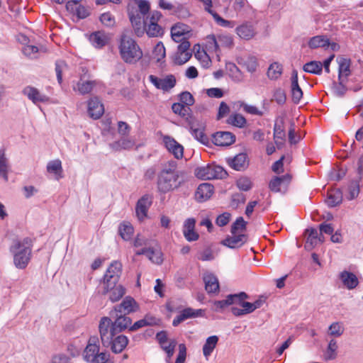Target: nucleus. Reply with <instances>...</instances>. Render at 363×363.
Segmentation results:
<instances>
[{
  "label": "nucleus",
  "instance_id": "f257e3e1",
  "mask_svg": "<svg viewBox=\"0 0 363 363\" xmlns=\"http://www.w3.org/2000/svg\"><path fill=\"white\" fill-rule=\"evenodd\" d=\"M162 14L160 11H153L140 22V18L135 13L131 14V25L136 36L140 38L145 33L149 38H162L164 34V28L158 23Z\"/></svg>",
  "mask_w": 363,
  "mask_h": 363
},
{
  "label": "nucleus",
  "instance_id": "f03ea898",
  "mask_svg": "<svg viewBox=\"0 0 363 363\" xmlns=\"http://www.w3.org/2000/svg\"><path fill=\"white\" fill-rule=\"evenodd\" d=\"M111 324V320L108 317H103L100 320L99 330L102 345L111 347L113 353H121L127 346L128 339L123 335L115 337L117 333L109 330Z\"/></svg>",
  "mask_w": 363,
  "mask_h": 363
},
{
  "label": "nucleus",
  "instance_id": "7ed1b4c3",
  "mask_svg": "<svg viewBox=\"0 0 363 363\" xmlns=\"http://www.w3.org/2000/svg\"><path fill=\"white\" fill-rule=\"evenodd\" d=\"M177 162L174 160L164 164L157 174V188L162 194L172 191L180 186L179 172L177 170Z\"/></svg>",
  "mask_w": 363,
  "mask_h": 363
},
{
  "label": "nucleus",
  "instance_id": "20e7f679",
  "mask_svg": "<svg viewBox=\"0 0 363 363\" xmlns=\"http://www.w3.org/2000/svg\"><path fill=\"white\" fill-rule=\"evenodd\" d=\"M32 240L25 238L22 240H15L10 246V252L13 256V264L18 269H25L31 258Z\"/></svg>",
  "mask_w": 363,
  "mask_h": 363
},
{
  "label": "nucleus",
  "instance_id": "39448f33",
  "mask_svg": "<svg viewBox=\"0 0 363 363\" xmlns=\"http://www.w3.org/2000/svg\"><path fill=\"white\" fill-rule=\"evenodd\" d=\"M118 50L122 60L130 65L135 64L143 56V50L137 42L125 33L121 35Z\"/></svg>",
  "mask_w": 363,
  "mask_h": 363
},
{
  "label": "nucleus",
  "instance_id": "423d86ee",
  "mask_svg": "<svg viewBox=\"0 0 363 363\" xmlns=\"http://www.w3.org/2000/svg\"><path fill=\"white\" fill-rule=\"evenodd\" d=\"M195 175L201 179L211 180L224 179L228 176V173L221 166L207 164L197 167L195 170Z\"/></svg>",
  "mask_w": 363,
  "mask_h": 363
},
{
  "label": "nucleus",
  "instance_id": "0eeeda50",
  "mask_svg": "<svg viewBox=\"0 0 363 363\" xmlns=\"http://www.w3.org/2000/svg\"><path fill=\"white\" fill-rule=\"evenodd\" d=\"M109 357L106 352H99V346L87 345L84 350V359L89 363H106Z\"/></svg>",
  "mask_w": 363,
  "mask_h": 363
},
{
  "label": "nucleus",
  "instance_id": "6e6552de",
  "mask_svg": "<svg viewBox=\"0 0 363 363\" xmlns=\"http://www.w3.org/2000/svg\"><path fill=\"white\" fill-rule=\"evenodd\" d=\"M209 48L218 52L220 47L231 48L233 46V38L230 34L208 35L206 37Z\"/></svg>",
  "mask_w": 363,
  "mask_h": 363
},
{
  "label": "nucleus",
  "instance_id": "1a4fd4ad",
  "mask_svg": "<svg viewBox=\"0 0 363 363\" xmlns=\"http://www.w3.org/2000/svg\"><path fill=\"white\" fill-rule=\"evenodd\" d=\"M121 263L118 261H113L104 276L103 284H107L109 287L118 284L121 274Z\"/></svg>",
  "mask_w": 363,
  "mask_h": 363
},
{
  "label": "nucleus",
  "instance_id": "9d476101",
  "mask_svg": "<svg viewBox=\"0 0 363 363\" xmlns=\"http://www.w3.org/2000/svg\"><path fill=\"white\" fill-rule=\"evenodd\" d=\"M22 94L36 106H38L41 103H48L50 101L48 96L32 86H25L22 90Z\"/></svg>",
  "mask_w": 363,
  "mask_h": 363
},
{
  "label": "nucleus",
  "instance_id": "9b49d317",
  "mask_svg": "<svg viewBox=\"0 0 363 363\" xmlns=\"http://www.w3.org/2000/svg\"><path fill=\"white\" fill-rule=\"evenodd\" d=\"M149 81L158 89L169 91L176 84V78L172 74L167 75L164 78H158L155 75L148 77Z\"/></svg>",
  "mask_w": 363,
  "mask_h": 363
},
{
  "label": "nucleus",
  "instance_id": "f8f14e48",
  "mask_svg": "<svg viewBox=\"0 0 363 363\" xmlns=\"http://www.w3.org/2000/svg\"><path fill=\"white\" fill-rule=\"evenodd\" d=\"M135 3L137 4V7L128 6V16L130 21L131 22V14L132 12L135 11L138 16L140 18V22L143 21L150 13V4L147 0H135Z\"/></svg>",
  "mask_w": 363,
  "mask_h": 363
},
{
  "label": "nucleus",
  "instance_id": "ddd939ff",
  "mask_svg": "<svg viewBox=\"0 0 363 363\" xmlns=\"http://www.w3.org/2000/svg\"><path fill=\"white\" fill-rule=\"evenodd\" d=\"M138 309V305L134 298L126 296L120 304L115 306L114 311L111 312V315H113V313H117L128 315L137 311Z\"/></svg>",
  "mask_w": 363,
  "mask_h": 363
},
{
  "label": "nucleus",
  "instance_id": "4468645a",
  "mask_svg": "<svg viewBox=\"0 0 363 363\" xmlns=\"http://www.w3.org/2000/svg\"><path fill=\"white\" fill-rule=\"evenodd\" d=\"M235 33L242 40H250L257 33L255 26L250 21H245L235 28Z\"/></svg>",
  "mask_w": 363,
  "mask_h": 363
},
{
  "label": "nucleus",
  "instance_id": "2eb2a0df",
  "mask_svg": "<svg viewBox=\"0 0 363 363\" xmlns=\"http://www.w3.org/2000/svg\"><path fill=\"white\" fill-rule=\"evenodd\" d=\"M305 233L307 235L306 243L304 245V247L306 250H311L318 244H321L324 242V236L323 235H320L318 230L315 228H311L306 229Z\"/></svg>",
  "mask_w": 363,
  "mask_h": 363
},
{
  "label": "nucleus",
  "instance_id": "dca6fc26",
  "mask_svg": "<svg viewBox=\"0 0 363 363\" xmlns=\"http://www.w3.org/2000/svg\"><path fill=\"white\" fill-rule=\"evenodd\" d=\"M191 134L194 138L202 143L208 142V138L204 134V123L196 118L192 119L188 123Z\"/></svg>",
  "mask_w": 363,
  "mask_h": 363
},
{
  "label": "nucleus",
  "instance_id": "f3484780",
  "mask_svg": "<svg viewBox=\"0 0 363 363\" xmlns=\"http://www.w3.org/2000/svg\"><path fill=\"white\" fill-rule=\"evenodd\" d=\"M203 310L202 309L186 308L182 310L180 313L174 318L172 325L176 327L186 319L201 317L203 316Z\"/></svg>",
  "mask_w": 363,
  "mask_h": 363
},
{
  "label": "nucleus",
  "instance_id": "a211bd4d",
  "mask_svg": "<svg viewBox=\"0 0 363 363\" xmlns=\"http://www.w3.org/2000/svg\"><path fill=\"white\" fill-rule=\"evenodd\" d=\"M116 318L114 322L111 321L109 330L116 333H121L130 325L132 320L130 318L123 313H115Z\"/></svg>",
  "mask_w": 363,
  "mask_h": 363
},
{
  "label": "nucleus",
  "instance_id": "6ab92c4d",
  "mask_svg": "<svg viewBox=\"0 0 363 363\" xmlns=\"http://www.w3.org/2000/svg\"><path fill=\"white\" fill-rule=\"evenodd\" d=\"M163 142L168 150L177 159H182L184 155V148L182 145L178 143L173 138L164 136Z\"/></svg>",
  "mask_w": 363,
  "mask_h": 363
},
{
  "label": "nucleus",
  "instance_id": "aec40b11",
  "mask_svg": "<svg viewBox=\"0 0 363 363\" xmlns=\"http://www.w3.org/2000/svg\"><path fill=\"white\" fill-rule=\"evenodd\" d=\"M196 220L194 218H187L183 225V235L189 242L196 241L199 235L195 231Z\"/></svg>",
  "mask_w": 363,
  "mask_h": 363
},
{
  "label": "nucleus",
  "instance_id": "412c9836",
  "mask_svg": "<svg viewBox=\"0 0 363 363\" xmlns=\"http://www.w3.org/2000/svg\"><path fill=\"white\" fill-rule=\"evenodd\" d=\"M152 203V197L150 195L145 194L137 202L135 211L137 216L140 220L147 216L148 208Z\"/></svg>",
  "mask_w": 363,
  "mask_h": 363
},
{
  "label": "nucleus",
  "instance_id": "4be33fe9",
  "mask_svg": "<svg viewBox=\"0 0 363 363\" xmlns=\"http://www.w3.org/2000/svg\"><path fill=\"white\" fill-rule=\"evenodd\" d=\"M245 292H240L235 294H229L225 300L215 301L213 302V310L216 312H221L226 307L235 304V300L245 297Z\"/></svg>",
  "mask_w": 363,
  "mask_h": 363
},
{
  "label": "nucleus",
  "instance_id": "5701e85b",
  "mask_svg": "<svg viewBox=\"0 0 363 363\" xmlns=\"http://www.w3.org/2000/svg\"><path fill=\"white\" fill-rule=\"evenodd\" d=\"M235 140V136L230 132H217L213 135V143L217 146H229Z\"/></svg>",
  "mask_w": 363,
  "mask_h": 363
},
{
  "label": "nucleus",
  "instance_id": "b1692460",
  "mask_svg": "<svg viewBox=\"0 0 363 363\" xmlns=\"http://www.w3.org/2000/svg\"><path fill=\"white\" fill-rule=\"evenodd\" d=\"M104 112V106L97 97L92 98L88 101V113L91 118L98 119Z\"/></svg>",
  "mask_w": 363,
  "mask_h": 363
},
{
  "label": "nucleus",
  "instance_id": "393cba45",
  "mask_svg": "<svg viewBox=\"0 0 363 363\" xmlns=\"http://www.w3.org/2000/svg\"><path fill=\"white\" fill-rule=\"evenodd\" d=\"M104 284L103 294L110 293L109 299L112 302L118 301L125 293L124 287L121 284H114L113 286H108L107 284Z\"/></svg>",
  "mask_w": 363,
  "mask_h": 363
},
{
  "label": "nucleus",
  "instance_id": "a878e982",
  "mask_svg": "<svg viewBox=\"0 0 363 363\" xmlns=\"http://www.w3.org/2000/svg\"><path fill=\"white\" fill-rule=\"evenodd\" d=\"M291 80V92L292 101L295 104H298L303 97V91L298 82V72L295 69L292 71Z\"/></svg>",
  "mask_w": 363,
  "mask_h": 363
},
{
  "label": "nucleus",
  "instance_id": "bb28decb",
  "mask_svg": "<svg viewBox=\"0 0 363 363\" xmlns=\"http://www.w3.org/2000/svg\"><path fill=\"white\" fill-rule=\"evenodd\" d=\"M228 162L229 166L236 171L245 170L248 166L247 155L245 153H240L229 159Z\"/></svg>",
  "mask_w": 363,
  "mask_h": 363
},
{
  "label": "nucleus",
  "instance_id": "cd10ccee",
  "mask_svg": "<svg viewBox=\"0 0 363 363\" xmlns=\"http://www.w3.org/2000/svg\"><path fill=\"white\" fill-rule=\"evenodd\" d=\"M330 42L327 35H318L310 38L308 40V46L311 50L318 48H327L330 46Z\"/></svg>",
  "mask_w": 363,
  "mask_h": 363
},
{
  "label": "nucleus",
  "instance_id": "c85d7f7f",
  "mask_svg": "<svg viewBox=\"0 0 363 363\" xmlns=\"http://www.w3.org/2000/svg\"><path fill=\"white\" fill-rule=\"evenodd\" d=\"M98 83L96 80H84L81 78L76 85L73 86V89L82 95L87 94L93 90Z\"/></svg>",
  "mask_w": 363,
  "mask_h": 363
},
{
  "label": "nucleus",
  "instance_id": "c756f323",
  "mask_svg": "<svg viewBox=\"0 0 363 363\" xmlns=\"http://www.w3.org/2000/svg\"><path fill=\"white\" fill-rule=\"evenodd\" d=\"M214 191V187L209 183L201 184L196 191V198L200 201H205L211 198Z\"/></svg>",
  "mask_w": 363,
  "mask_h": 363
},
{
  "label": "nucleus",
  "instance_id": "7c9ffc66",
  "mask_svg": "<svg viewBox=\"0 0 363 363\" xmlns=\"http://www.w3.org/2000/svg\"><path fill=\"white\" fill-rule=\"evenodd\" d=\"M291 176L289 174H286L281 177H274L269 184V188L272 191L279 192L281 186H285L289 184L291 181Z\"/></svg>",
  "mask_w": 363,
  "mask_h": 363
},
{
  "label": "nucleus",
  "instance_id": "2f4dec72",
  "mask_svg": "<svg viewBox=\"0 0 363 363\" xmlns=\"http://www.w3.org/2000/svg\"><path fill=\"white\" fill-rule=\"evenodd\" d=\"M339 278L343 285L349 290L354 289L359 284L357 276L352 272L343 271L340 274Z\"/></svg>",
  "mask_w": 363,
  "mask_h": 363
},
{
  "label": "nucleus",
  "instance_id": "473e14b6",
  "mask_svg": "<svg viewBox=\"0 0 363 363\" xmlns=\"http://www.w3.org/2000/svg\"><path fill=\"white\" fill-rule=\"evenodd\" d=\"M247 240L246 235L244 234H235L232 236H228L221 241V244L230 247L236 248L242 246Z\"/></svg>",
  "mask_w": 363,
  "mask_h": 363
},
{
  "label": "nucleus",
  "instance_id": "72a5a7b5",
  "mask_svg": "<svg viewBox=\"0 0 363 363\" xmlns=\"http://www.w3.org/2000/svg\"><path fill=\"white\" fill-rule=\"evenodd\" d=\"M286 133L284 127V122L275 123L274 125V139L277 147L281 148L284 143Z\"/></svg>",
  "mask_w": 363,
  "mask_h": 363
},
{
  "label": "nucleus",
  "instance_id": "f704fd0d",
  "mask_svg": "<svg viewBox=\"0 0 363 363\" xmlns=\"http://www.w3.org/2000/svg\"><path fill=\"white\" fill-rule=\"evenodd\" d=\"M172 111L186 120L187 123L194 117L191 113V108L180 103H174L172 106Z\"/></svg>",
  "mask_w": 363,
  "mask_h": 363
},
{
  "label": "nucleus",
  "instance_id": "c9c22d12",
  "mask_svg": "<svg viewBox=\"0 0 363 363\" xmlns=\"http://www.w3.org/2000/svg\"><path fill=\"white\" fill-rule=\"evenodd\" d=\"M46 169L48 173L54 175L56 180L63 177L62 162L60 160L57 159L48 162Z\"/></svg>",
  "mask_w": 363,
  "mask_h": 363
},
{
  "label": "nucleus",
  "instance_id": "e433bc0d",
  "mask_svg": "<svg viewBox=\"0 0 363 363\" xmlns=\"http://www.w3.org/2000/svg\"><path fill=\"white\" fill-rule=\"evenodd\" d=\"M205 283V289L206 291L210 293H216L219 290V283L217 277L213 274H207L203 277Z\"/></svg>",
  "mask_w": 363,
  "mask_h": 363
},
{
  "label": "nucleus",
  "instance_id": "4c0bfd02",
  "mask_svg": "<svg viewBox=\"0 0 363 363\" xmlns=\"http://www.w3.org/2000/svg\"><path fill=\"white\" fill-rule=\"evenodd\" d=\"M338 80L347 79L350 74V60L346 58H340L338 60Z\"/></svg>",
  "mask_w": 363,
  "mask_h": 363
},
{
  "label": "nucleus",
  "instance_id": "58836bf2",
  "mask_svg": "<svg viewBox=\"0 0 363 363\" xmlns=\"http://www.w3.org/2000/svg\"><path fill=\"white\" fill-rule=\"evenodd\" d=\"M135 140L129 138H122L119 140L111 144V147L118 151L121 150H129L135 146Z\"/></svg>",
  "mask_w": 363,
  "mask_h": 363
},
{
  "label": "nucleus",
  "instance_id": "ea45409f",
  "mask_svg": "<svg viewBox=\"0 0 363 363\" xmlns=\"http://www.w3.org/2000/svg\"><path fill=\"white\" fill-rule=\"evenodd\" d=\"M218 342V337L216 335L210 336L206 339V342L203 346V354L206 359H208V357L211 354L216 347Z\"/></svg>",
  "mask_w": 363,
  "mask_h": 363
},
{
  "label": "nucleus",
  "instance_id": "a19ab883",
  "mask_svg": "<svg viewBox=\"0 0 363 363\" xmlns=\"http://www.w3.org/2000/svg\"><path fill=\"white\" fill-rule=\"evenodd\" d=\"M89 40L95 48H101L106 44L107 38L103 32L97 31L90 35Z\"/></svg>",
  "mask_w": 363,
  "mask_h": 363
},
{
  "label": "nucleus",
  "instance_id": "79ce46f5",
  "mask_svg": "<svg viewBox=\"0 0 363 363\" xmlns=\"http://www.w3.org/2000/svg\"><path fill=\"white\" fill-rule=\"evenodd\" d=\"M342 201V194L340 190H334L328 192L325 202L329 207H335Z\"/></svg>",
  "mask_w": 363,
  "mask_h": 363
},
{
  "label": "nucleus",
  "instance_id": "37998d69",
  "mask_svg": "<svg viewBox=\"0 0 363 363\" xmlns=\"http://www.w3.org/2000/svg\"><path fill=\"white\" fill-rule=\"evenodd\" d=\"M9 170V166L8 160L6 157L5 150L3 149L0 150V177L4 179L5 182H8V172Z\"/></svg>",
  "mask_w": 363,
  "mask_h": 363
},
{
  "label": "nucleus",
  "instance_id": "c03bdc74",
  "mask_svg": "<svg viewBox=\"0 0 363 363\" xmlns=\"http://www.w3.org/2000/svg\"><path fill=\"white\" fill-rule=\"evenodd\" d=\"M303 69L308 73L320 74L323 70V64L319 61H311L306 63Z\"/></svg>",
  "mask_w": 363,
  "mask_h": 363
},
{
  "label": "nucleus",
  "instance_id": "a18cd8bd",
  "mask_svg": "<svg viewBox=\"0 0 363 363\" xmlns=\"http://www.w3.org/2000/svg\"><path fill=\"white\" fill-rule=\"evenodd\" d=\"M187 33L186 29L183 26L175 25L172 27L171 35L174 41L179 43L182 40H184V35Z\"/></svg>",
  "mask_w": 363,
  "mask_h": 363
},
{
  "label": "nucleus",
  "instance_id": "49530a36",
  "mask_svg": "<svg viewBox=\"0 0 363 363\" xmlns=\"http://www.w3.org/2000/svg\"><path fill=\"white\" fill-rule=\"evenodd\" d=\"M118 231L120 235L124 240H129L132 238L134 229L131 224L124 222L120 225Z\"/></svg>",
  "mask_w": 363,
  "mask_h": 363
},
{
  "label": "nucleus",
  "instance_id": "de8ad7c7",
  "mask_svg": "<svg viewBox=\"0 0 363 363\" xmlns=\"http://www.w3.org/2000/svg\"><path fill=\"white\" fill-rule=\"evenodd\" d=\"M228 123L238 128H242L246 124V119L240 113H234L229 116L227 120Z\"/></svg>",
  "mask_w": 363,
  "mask_h": 363
},
{
  "label": "nucleus",
  "instance_id": "09e8293b",
  "mask_svg": "<svg viewBox=\"0 0 363 363\" xmlns=\"http://www.w3.org/2000/svg\"><path fill=\"white\" fill-rule=\"evenodd\" d=\"M337 350V341L334 339L330 340L326 352L325 353V359L326 360H332L336 358Z\"/></svg>",
  "mask_w": 363,
  "mask_h": 363
},
{
  "label": "nucleus",
  "instance_id": "8fccbe9b",
  "mask_svg": "<svg viewBox=\"0 0 363 363\" xmlns=\"http://www.w3.org/2000/svg\"><path fill=\"white\" fill-rule=\"evenodd\" d=\"M338 83H333V91L334 94L338 97H342L345 96L347 91V88L345 86L346 79L338 80Z\"/></svg>",
  "mask_w": 363,
  "mask_h": 363
},
{
  "label": "nucleus",
  "instance_id": "3c124183",
  "mask_svg": "<svg viewBox=\"0 0 363 363\" xmlns=\"http://www.w3.org/2000/svg\"><path fill=\"white\" fill-rule=\"evenodd\" d=\"M155 323V318L152 317L146 316L145 318L136 321L129 328L130 331H135L139 328H143L147 325H150Z\"/></svg>",
  "mask_w": 363,
  "mask_h": 363
},
{
  "label": "nucleus",
  "instance_id": "603ef678",
  "mask_svg": "<svg viewBox=\"0 0 363 363\" xmlns=\"http://www.w3.org/2000/svg\"><path fill=\"white\" fill-rule=\"evenodd\" d=\"M282 73V67L277 62L272 63L267 71L268 77L272 79H277Z\"/></svg>",
  "mask_w": 363,
  "mask_h": 363
},
{
  "label": "nucleus",
  "instance_id": "864d4df0",
  "mask_svg": "<svg viewBox=\"0 0 363 363\" xmlns=\"http://www.w3.org/2000/svg\"><path fill=\"white\" fill-rule=\"evenodd\" d=\"M328 335L333 337H340L344 333V327L340 322L333 323L328 328Z\"/></svg>",
  "mask_w": 363,
  "mask_h": 363
},
{
  "label": "nucleus",
  "instance_id": "5fc2aeb1",
  "mask_svg": "<svg viewBox=\"0 0 363 363\" xmlns=\"http://www.w3.org/2000/svg\"><path fill=\"white\" fill-rule=\"evenodd\" d=\"M213 18L215 22L220 26L223 28H233L235 27L236 23L234 21H228L223 18L220 15L217 13H213Z\"/></svg>",
  "mask_w": 363,
  "mask_h": 363
},
{
  "label": "nucleus",
  "instance_id": "6e6d98bb",
  "mask_svg": "<svg viewBox=\"0 0 363 363\" xmlns=\"http://www.w3.org/2000/svg\"><path fill=\"white\" fill-rule=\"evenodd\" d=\"M147 257L153 263L160 264L163 262L162 254L159 250H154L150 247Z\"/></svg>",
  "mask_w": 363,
  "mask_h": 363
},
{
  "label": "nucleus",
  "instance_id": "4d7b16f0",
  "mask_svg": "<svg viewBox=\"0 0 363 363\" xmlns=\"http://www.w3.org/2000/svg\"><path fill=\"white\" fill-rule=\"evenodd\" d=\"M238 188L244 191L250 190L252 187V183L250 178L247 177H242L236 182Z\"/></svg>",
  "mask_w": 363,
  "mask_h": 363
},
{
  "label": "nucleus",
  "instance_id": "13d9d810",
  "mask_svg": "<svg viewBox=\"0 0 363 363\" xmlns=\"http://www.w3.org/2000/svg\"><path fill=\"white\" fill-rule=\"evenodd\" d=\"M348 191L349 195L347 196V199L349 200H352L356 198L359 193V181L354 180L352 181L348 186Z\"/></svg>",
  "mask_w": 363,
  "mask_h": 363
},
{
  "label": "nucleus",
  "instance_id": "bf43d9fd",
  "mask_svg": "<svg viewBox=\"0 0 363 363\" xmlns=\"http://www.w3.org/2000/svg\"><path fill=\"white\" fill-rule=\"evenodd\" d=\"M152 53L154 57L157 60V62H160L163 58H164L166 55V51L164 44L162 42H159L155 46Z\"/></svg>",
  "mask_w": 363,
  "mask_h": 363
},
{
  "label": "nucleus",
  "instance_id": "052dcab7",
  "mask_svg": "<svg viewBox=\"0 0 363 363\" xmlns=\"http://www.w3.org/2000/svg\"><path fill=\"white\" fill-rule=\"evenodd\" d=\"M248 296L245 293V296L240 298L238 300H235V304H238L242 307L245 314L251 313L254 311L252 303L250 302L244 301L245 299L247 298Z\"/></svg>",
  "mask_w": 363,
  "mask_h": 363
},
{
  "label": "nucleus",
  "instance_id": "680f3d73",
  "mask_svg": "<svg viewBox=\"0 0 363 363\" xmlns=\"http://www.w3.org/2000/svg\"><path fill=\"white\" fill-rule=\"evenodd\" d=\"M247 223L244 220L242 217H239L233 223L231 226V233L233 235L237 234L238 230H243L246 228Z\"/></svg>",
  "mask_w": 363,
  "mask_h": 363
},
{
  "label": "nucleus",
  "instance_id": "e2e57ef3",
  "mask_svg": "<svg viewBox=\"0 0 363 363\" xmlns=\"http://www.w3.org/2000/svg\"><path fill=\"white\" fill-rule=\"evenodd\" d=\"M179 100L180 104H182L187 107H189L194 103V97L189 91H184L181 93L179 95Z\"/></svg>",
  "mask_w": 363,
  "mask_h": 363
},
{
  "label": "nucleus",
  "instance_id": "0e129e2a",
  "mask_svg": "<svg viewBox=\"0 0 363 363\" xmlns=\"http://www.w3.org/2000/svg\"><path fill=\"white\" fill-rule=\"evenodd\" d=\"M197 258L201 261H212L215 259V256L211 249L206 248L198 253Z\"/></svg>",
  "mask_w": 363,
  "mask_h": 363
},
{
  "label": "nucleus",
  "instance_id": "69168bd1",
  "mask_svg": "<svg viewBox=\"0 0 363 363\" xmlns=\"http://www.w3.org/2000/svg\"><path fill=\"white\" fill-rule=\"evenodd\" d=\"M101 22L107 27H111L115 24V18L110 12H106L100 16Z\"/></svg>",
  "mask_w": 363,
  "mask_h": 363
},
{
  "label": "nucleus",
  "instance_id": "338daca9",
  "mask_svg": "<svg viewBox=\"0 0 363 363\" xmlns=\"http://www.w3.org/2000/svg\"><path fill=\"white\" fill-rule=\"evenodd\" d=\"M38 51L39 49L38 47L31 45H26L23 48L24 55L31 59L37 58Z\"/></svg>",
  "mask_w": 363,
  "mask_h": 363
},
{
  "label": "nucleus",
  "instance_id": "774afa93",
  "mask_svg": "<svg viewBox=\"0 0 363 363\" xmlns=\"http://www.w3.org/2000/svg\"><path fill=\"white\" fill-rule=\"evenodd\" d=\"M161 169V168H160L159 165L158 164H154L150 167H148L145 173H144V178L145 179H148V180H152L157 172Z\"/></svg>",
  "mask_w": 363,
  "mask_h": 363
}]
</instances>
